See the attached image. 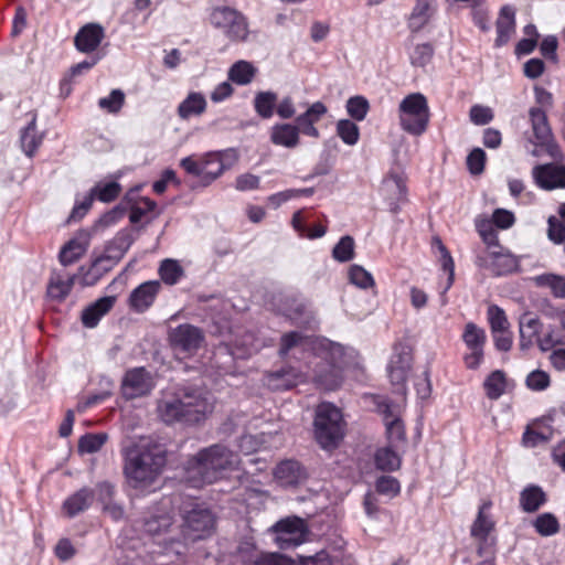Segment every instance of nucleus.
Returning a JSON list of instances; mask_svg holds the SVG:
<instances>
[{
	"label": "nucleus",
	"mask_w": 565,
	"mask_h": 565,
	"mask_svg": "<svg viewBox=\"0 0 565 565\" xmlns=\"http://www.w3.org/2000/svg\"><path fill=\"white\" fill-rule=\"evenodd\" d=\"M213 402L201 388L180 386L174 392H164L157 402V414L167 425L175 423L194 425L213 412Z\"/></svg>",
	"instance_id": "1"
},
{
	"label": "nucleus",
	"mask_w": 565,
	"mask_h": 565,
	"mask_svg": "<svg viewBox=\"0 0 565 565\" xmlns=\"http://www.w3.org/2000/svg\"><path fill=\"white\" fill-rule=\"evenodd\" d=\"M124 475L132 488H145L156 481L166 466L164 450L156 444L134 443L122 449Z\"/></svg>",
	"instance_id": "2"
},
{
	"label": "nucleus",
	"mask_w": 565,
	"mask_h": 565,
	"mask_svg": "<svg viewBox=\"0 0 565 565\" xmlns=\"http://www.w3.org/2000/svg\"><path fill=\"white\" fill-rule=\"evenodd\" d=\"M238 456L221 444L201 449L189 459L185 468L186 482L192 488H202L223 477L224 472L235 469Z\"/></svg>",
	"instance_id": "3"
},
{
	"label": "nucleus",
	"mask_w": 565,
	"mask_h": 565,
	"mask_svg": "<svg viewBox=\"0 0 565 565\" xmlns=\"http://www.w3.org/2000/svg\"><path fill=\"white\" fill-rule=\"evenodd\" d=\"M238 160V153L234 148L222 151L209 152L200 158L189 156L180 161L181 168L188 174L200 179L202 185H210L225 170L231 169Z\"/></svg>",
	"instance_id": "4"
},
{
	"label": "nucleus",
	"mask_w": 565,
	"mask_h": 565,
	"mask_svg": "<svg viewBox=\"0 0 565 565\" xmlns=\"http://www.w3.org/2000/svg\"><path fill=\"white\" fill-rule=\"evenodd\" d=\"M181 533L185 540L195 542L211 536L216 516L204 502L188 499L179 508Z\"/></svg>",
	"instance_id": "5"
},
{
	"label": "nucleus",
	"mask_w": 565,
	"mask_h": 565,
	"mask_svg": "<svg viewBox=\"0 0 565 565\" xmlns=\"http://www.w3.org/2000/svg\"><path fill=\"white\" fill-rule=\"evenodd\" d=\"M315 437L323 449H334L343 438L342 414L331 403H321L316 409Z\"/></svg>",
	"instance_id": "6"
},
{
	"label": "nucleus",
	"mask_w": 565,
	"mask_h": 565,
	"mask_svg": "<svg viewBox=\"0 0 565 565\" xmlns=\"http://www.w3.org/2000/svg\"><path fill=\"white\" fill-rule=\"evenodd\" d=\"M399 122L403 130L420 136L429 122V108L426 97L420 93L407 95L399 104Z\"/></svg>",
	"instance_id": "7"
},
{
	"label": "nucleus",
	"mask_w": 565,
	"mask_h": 565,
	"mask_svg": "<svg viewBox=\"0 0 565 565\" xmlns=\"http://www.w3.org/2000/svg\"><path fill=\"white\" fill-rule=\"evenodd\" d=\"M210 23L232 42H246L249 35L248 20L238 10L218 6L212 8L209 15Z\"/></svg>",
	"instance_id": "8"
},
{
	"label": "nucleus",
	"mask_w": 565,
	"mask_h": 565,
	"mask_svg": "<svg viewBox=\"0 0 565 565\" xmlns=\"http://www.w3.org/2000/svg\"><path fill=\"white\" fill-rule=\"evenodd\" d=\"M269 531L275 534L274 540L280 550H289L303 542L307 525L299 516H287L276 522Z\"/></svg>",
	"instance_id": "9"
},
{
	"label": "nucleus",
	"mask_w": 565,
	"mask_h": 565,
	"mask_svg": "<svg viewBox=\"0 0 565 565\" xmlns=\"http://www.w3.org/2000/svg\"><path fill=\"white\" fill-rule=\"evenodd\" d=\"M204 341L203 331L193 324L182 323L169 332V343L177 354L191 356L198 352Z\"/></svg>",
	"instance_id": "10"
},
{
	"label": "nucleus",
	"mask_w": 565,
	"mask_h": 565,
	"mask_svg": "<svg viewBox=\"0 0 565 565\" xmlns=\"http://www.w3.org/2000/svg\"><path fill=\"white\" fill-rule=\"evenodd\" d=\"M412 353L407 345L394 347L393 354L387 365V374L394 392L404 395L406 392V380L412 366Z\"/></svg>",
	"instance_id": "11"
},
{
	"label": "nucleus",
	"mask_w": 565,
	"mask_h": 565,
	"mask_svg": "<svg viewBox=\"0 0 565 565\" xmlns=\"http://www.w3.org/2000/svg\"><path fill=\"white\" fill-rule=\"evenodd\" d=\"M529 115L533 136L535 138L534 143L544 148L553 159H561L562 152L553 138L546 113L539 107H532Z\"/></svg>",
	"instance_id": "12"
},
{
	"label": "nucleus",
	"mask_w": 565,
	"mask_h": 565,
	"mask_svg": "<svg viewBox=\"0 0 565 565\" xmlns=\"http://www.w3.org/2000/svg\"><path fill=\"white\" fill-rule=\"evenodd\" d=\"M154 387L152 376L143 366L126 371L120 390L127 401L147 396Z\"/></svg>",
	"instance_id": "13"
},
{
	"label": "nucleus",
	"mask_w": 565,
	"mask_h": 565,
	"mask_svg": "<svg viewBox=\"0 0 565 565\" xmlns=\"http://www.w3.org/2000/svg\"><path fill=\"white\" fill-rule=\"evenodd\" d=\"M381 193L390 212L398 213L407 201V188L403 175L391 171L382 181Z\"/></svg>",
	"instance_id": "14"
},
{
	"label": "nucleus",
	"mask_w": 565,
	"mask_h": 565,
	"mask_svg": "<svg viewBox=\"0 0 565 565\" xmlns=\"http://www.w3.org/2000/svg\"><path fill=\"white\" fill-rule=\"evenodd\" d=\"M533 179L543 190L565 189V166L537 164L532 170Z\"/></svg>",
	"instance_id": "15"
},
{
	"label": "nucleus",
	"mask_w": 565,
	"mask_h": 565,
	"mask_svg": "<svg viewBox=\"0 0 565 565\" xmlns=\"http://www.w3.org/2000/svg\"><path fill=\"white\" fill-rule=\"evenodd\" d=\"M265 345V341L255 332L244 330L235 334L228 345V352L234 359H247Z\"/></svg>",
	"instance_id": "16"
},
{
	"label": "nucleus",
	"mask_w": 565,
	"mask_h": 565,
	"mask_svg": "<svg viewBox=\"0 0 565 565\" xmlns=\"http://www.w3.org/2000/svg\"><path fill=\"white\" fill-rule=\"evenodd\" d=\"M342 370L335 362L320 361L313 370V382L326 391H334L342 384Z\"/></svg>",
	"instance_id": "17"
},
{
	"label": "nucleus",
	"mask_w": 565,
	"mask_h": 565,
	"mask_svg": "<svg viewBox=\"0 0 565 565\" xmlns=\"http://www.w3.org/2000/svg\"><path fill=\"white\" fill-rule=\"evenodd\" d=\"M135 232L136 230L131 227L120 230L113 239L107 242L103 256L118 264L136 241Z\"/></svg>",
	"instance_id": "18"
},
{
	"label": "nucleus",
	"mask_w": 565,
	"mask_h": 565,
	"mask_svg": "<svg viewBox=\"0 0 565 565\" xmlns=\"http://www.w3.org/2000/svg\"><path fill=\"white\" fill-rule=\"evenodd\" d=\"M161 284L159 280H149L135 288L129 296V305L137 312H145L154 301Z\"/></svg>",
	"instance_id": "19"
},
{
	"label": "nucleus",
	"mask_w": 565,
	"mask_h": 565,
	"mask_svg": "<svg viewBox=\"0 0 565 565\" xmlns=\"http://www.w3.org/2000/svg\"><path fill=\"white\" fill-rule=\"evenodd\" d=\"M90 241L88 231H79L75 237L70 239L60 250L58 259L63 266L77 262L87 250Z\"/></svg>",
	"instance_id": "20"
},
{
	"label": "nucleus",
	"mask_w": 565,
	"mask_h": 565,
	"mask_svg": "<svg viewBox=\"0 0 565 565\" xmlns=\"http://www.w3.org/2000/svg\"><path fill=\"white\" fill-rule=\"evenodd\" d=\"M105 36L104 29L98 23H88L79 29L74 38L75 47L82 53L94 52Z\"/></svg>",
	"instance_id": "21"
},
{
	"label": "nucleus",
	"mask_w": 565,
	"mask_h": 565,
	"mask_svg": "<svg viewBox=\"0 0 565 565\" xmlns=\"http://www.w3.org/2000/svg\"><path fill=\"white\" fill-rule=\"evenodd\" d=\"M300 374L294 367H281L264 376V385L271 391H286L297 385Z\"/></svg>",
	"instance_id": "22"
},
{
	"label": "nucleus",
	"mask_w": 565,
	"mask_h": 565,
	"mask_svg": "<svg viewBox=\"0 0 565 565\" xmlns=\"http://www.w3.org/2000/svg\"><path fill=\"white\" fill-rule=\"evenodd\" d=\"M115 303V297L113 296H105L89 306H87L83 311L81 316V320L84 327L86 328H95L100 319L110 311Z\"/></svg>",
	"instance_id": "23"
},
{
	"label": "nucleus",
	"mask_w": 565,
	"mask_h": 565,
	"mask_svg": "<svg viewBox=\"0 0 565 565\" xmlns=\"http://www.w3.org/2000/svg\"><path fill=\"white\" fill-rule=\"evenodd\" d=\"M495 26V45L502 46L509 42L515 32V10L512 6L505 4L500 9Z\"/></svg>",
	"instance_id": "24"
},
{
	"label": "nucleus",
	"mask_w": 565,
	"mask_h": 565,
	"mask_svg": "<svg viewBox=\"0 0 565 565\" xmlns=\"http://www.w3.org/2000/svg\"><path fill=\"white\" fill-rule=\"evenodd\" d=\"M541 328L542 323L537 317H534L529 312L521 316L519 321V332L520 349L522 351H526L533 345L534 340L537 339Z\"/></svg>",
	"instance_id": "25"
},
{
	"label": "nucleus",
	"mask_w": 565,
	"mask_h": 565,
	"mask_svg": "<svg viewBox=\"0 0 565 565\" xmlns=\"http://www.w3.org/2000/svg\"><path fill=\"white\" fill-rule=\"evenodd\" d=\"M95 493L89 488H82L70 495L63 503V511L68 518H74L86 511L93 503Z\"/></svg>",
	"instance_id": "26"
},
{
	"label": "nucleus",
	"mask_w": 565,
	"mask_h": 565,
	"mask_svg": "<svg viewBox=\"0 0 565 565\" xmlns=\"http://www.w3.org/2000/svg\"><path fill=\"white\" fill-rule=\"evenodd\" d=\"M299 128L292 124H276L270 129V141L276 146L295 148L299 145Z\"/></svg>",
	"instance_id": "27"
},
{
	"label": "nucleus",
	"mask_w": 565,
	"mask_h": 565,
	"mask_svg": "<svg viewBox=\"0 0 565 565\" xmlns=\"http://www.w3.org/2000/svg\"><path fill=\"white\" fill-rule=\"evenodd\" d=\"M275 477L286 486H294L306 478V470L297 460H284L276 467Z\"/></svg>",
	"instance_id": "28"
},
{
	"label": "nucleus",
	"mask_w": 565,
	"mask_h": 565,
	"mask_svg": "<svg viewBox=\"0 0 565 565\" xmlns=\"http://www.w3.org/2000/svg\"><path fill=\"white\" fill-rule=\"evenodd\" d=\"M546 501V493L537 484H529L520 492V508L526 513L536 512Z\"/></svg>",
	"instance_id": "29"
},
{
	"label": "nucleus",
	"mask_w": 565,
	"mask_h": 565,
	"mask_svg": "<svg viewBox=\"0 0 565 565\" xmlns=\"http://www.w3.org/2000/svg\"><path fill=\"white\" fill-rule=\"evenodd\" d=\"M76 275L52 273L47 285V297L62 301L72 290Z\"/></svg>",
	"instance_id": "30"
},
{
	"label": "nucleus",
	"mask_w": 565,
	"mask_h": 565,
	"mask_svg": "<svg viewBox=\"0 0 565 565\" xmlns=\"http://www.w3.org/2000/svg\"><path fill=\"white\" fill-rule=\"evenodd\" d=\"M116 264L108 260L105 256L100 255L95 258L88 269H85L83 266L79 268L81 284L83 286H94L97 281L109 270L114 268Z\"/></svg>",
	"instance_id": "31"
},
{
	"label": "nucleus",
	"mask_w": 565,
	"mask_h": 565,
	"mask_svg": "<svg viewBox=\"0 0 565 565\" xmlns=\"http://www.w3.org/2000/svg\"><path fill=\"white\" fill-rule=\"evenodd\" d=\"M491 270L495 276H503L513 273L519 267V262L514 255L508 250L498 248L490 253Z\"/></svg>",
	"instance_id": "32"
},
{
	"label": "nucleus",
	"mask_w": 565,
	"mask_h": 565,
	"mask_svg": "<svg viewBox=\"0 0 565 565\" xmlns=\"http://www.w3.org/2000/svg\"><path fill=\"white\" fill-rule=\"evenodd\" d=\"M286 316L298 324H306L312 319V311L306 299L288 298L286 301Z\"/></svg>",
	"instance_id": "33"
},
{
	"label": "nucleus",
	"mask_w": 565,
	"mask_h": 565,
	"mask_svg": "<svg viewBox=\"0 0 565 565\" xmlns=\"http://www.w3.org/2000/svg\"><path fill=\"white\" fill-rule=\"evenodd\" d=\"M206 109V100L203 94L198 92L190 93L186 98L178 106V115L182 119L192 116H200Z\"/></svg>",
	"instance_id": "34"
},
{
	"label": "nucleus",
	"mask_w": 565,
	"mask_h": 565,
	"mask_svg": "<svg viewBox=\"0 0 565 565\" xmlns=\"http://www.w3.org/2000/svg\"><path fill=\"white\" fill-rule=\"evenodd\" d=\"M434 0H417L408 19V26L412 31L417 32L424 28L433 14Z\"/></svg>",
	"instance_id": "35"
},
{
	"label": "nucleus",
	"mask_w": 565,
	"mask_h": 565,
	"mask_svg": "<svg viewBox=\"0 0 565 565\" xmlns=\"http://www.w3.org/2000/svg\"><path fill=\"white\" fill-rule=\"evenodd\" d=\"M257 73V68L247 61L241 60L235 62L228 70V79L237 85L249 84Z\"/></svg>",
	"instance_id": "36"
},
{
	"label": "nucleus",
	"mask_w": 565,
	"mask_h": 565,
	"mask_svg": "<svg viewBox=\"0 0 565 565\" xmlns=\"http://www.w3.org/2000/svg\"><path fill=\"white\" fill-rule=\"evenodd\" d=\"M483 388L489 399H499L507 390V377L503 371L491 372L483 382Z\"/></svg>",
	"instance_id": "37"
},
{
	"label": "nucleus",
	"mask_w": 565,
	"mask_h": 565,
	"mask_svg": "<svg viewBox=\"0 0 565 565\" xmlns=\"http://www.w3.org/2000/svg\"><path fill=\"white\" fill-rule=\"evenodd\" d=\"M277 105V94L270 90L259 92L254 98V108L256 114L264 118L269 119L273 117Z\"/></svg>",
	"instance_id": "38"
},
{
	"label": "nucleus",
	"mask_w": 565,
	"mask_h": 565,
	"mask_svg": "<svg viewBox=\"0 0 565 565\" xmlns=\"http://www.w3.org/2000/svg\"><path fill=\"white\" fill-rule=\"evenodd\" d=\"M262 553L257 548L253 536H244L236 547V555L245 565H256Z\"/></svg>",
	"instance_id": "39"
},
{
	"label": "nucleus",
	"mask_w": 565,
	"mask_h": 565,
	"mask_svg": "<svg viewBox=\"0 0 565 565\" xmlns=\"http://www.w3.org/2000/svg\"><path fill=\"white\" fill-rule=\"evenodd\" d=\"M328 108L322 102L313 103L305 113L296 117V126L301 129L315 126L327 114Z\"/></svg>",
	"instance_id": "40"
},
{
	"label": "nucleus",
	"mask_w": 565,
	"mask_h": 565,
	"mask_svg": "<svg viewBox=\"0 0 565 565\" xmlns=\"http://www.w3.org/2000/svg\"><path fill=\"white\" fill-rule=\"evenodd\" d=\"M172 525L169 514H153L142 519V530L149 535L157 536L166 533Z\"/></svg>",
	"instance_id": "41"
},
{
	"label": "nucleus",
	"mask_w": 565,
	"mask_h": 565,
	"mask_svg": "<svg viewBox=\"0 0 565 565\" xmlns=\"http://www.w3.org/2000/svg\"><path fill=\"white\" fill-rule=\"evenodd\" d=\"M121 192V185L116 182H107V183H97L93 186L88 193V196H92V201L98 200L104 203H109L116 200Z\"/></svg>",
	"instance_id": "42"
},
{
	"label": "nucleus",
	"mask_w": 565,
	"mask_h": 565,
	"mask_svg": "<svg viewBox=\"0 0 565 565\" xmlns=\"http://www.w3.org/2000/svg\"><path fill=\"white\" fill-rule=\"evenodd\" d=\"M532 526L541 536L547 537L559 532L558 519L551 512L539 514L533 521Z\"/></svg>",
	"instance_id": "43"
},
{
	"label": "nucleus",
	"mask_w": 565,
	"mask_h": 565,
	"mask_svg": "<svg viewBox=\"0 0 565 565\" xmlns=\"http://www.w3.org/2000/svg\"><path fill=\"white\" fill-rule=\"evenodd\" d=\"M535 284L539 287H546L551 289L552 295L555 298H565V276L555 274H543L534 278Z\"/></svg>",
	"instance_id": "44"
},
{
	"label": "nucleus",
	"mask_w": 565,
	"mask_h": 565,
	"mask_svg": "<svg viewBox=\"0 0 565 565\" xmlns=\"http://www.w3.org/2000/svg\"><path fill=\"white\" fill-rule=\"evenodd\" d=\"M374 460L376 468L382 471H395L401 467V457L391 447L377 449Z\"/></svg>",
	"instance_id": "45"
},
{
	"label": "nucleus",
	"mask_w": 565,
	"mask_h": 565,
	"mask_svg": "<svg viewBox=\"0 0 565 565\" xmlns=\"http://www.w3.org/2000/svg\"><path fill=\"white\" fill-rule=\"evenodd\" d=\"M462 340L470 350H483L486 332L477 324L469 322L466 324Z\"/></svg>",
	"instance_id": "46"
},
{
	"label": "nucleus",
	"mask_w": 565,
	"mask_h": 565,
	"mask_svg": "<svg viewBox=\"0 0 565 565\" xmlns=\"http://www.w3.org/2000/svg\"><path fill=\"white\" fill-rule=\"evenodd\" d=\"M345 108L352 119L362 121L367 116L370 103L364 96L355 95L347 100Z\"/></svg>",
	"instance_id": "47"
},
{
	"label": "nucleus",
	"mask_w": 565,
	"mask_h": 565,
	"mask_svg": "<svg viewBox=\"0 0 565 565\" xmlns=\"http://www.w3.org/2000/svg\"><path fill=\"white\" fill-rule=\"evenodd\" d=\"M337 135L348 146H354L360 138V129L355 122L350 119H340L337 122Z\"/></svg>",
	"instance_id": "48"
},
{
	"label": "nucleus",
	"mask_w": 565,
	"mask_h": 565,
	"mask_svg": "<svg viewBox=\"0 0 565 565\" xmlns=\"http://www.w3.org/2000/svg\"><path fill=\"white\" fill-rule=\"evenodd\" d=\"M108 439L105 433L86 434L78 440V451L82 454H94L102 449Z\"/></svg>",
	"instance_id": "49"
},
{
	"label": "nucleus",
	"mask_w": 565,
	"mask_h": 565,
	"mask_svg": "<svg viewBox=\"0 0 565 565\" xmlns=\"http://www.w3.org/2000/svg\"><path fill=\"white\" fill-rule=\"evenodd\" d=\"M354 247L355 243L352 236H342L332 249V257L340 263H347L353 259Z\"/></svg>",
	"instance_id": "50"
},
{
	"label": "nucleus",
	"mask_w": 565,
	"mask_h": 565,
	"mask_svg": "<svg viewBox=\"0 0 565 565\" xmlns=\"http://www.w3.org/2000/svg\"><path fill=\"white\" fill-rule=\"evenodd\" d=\"M98 61H99V57L96 56V57H90L89 60H85L83 62H79V63L73 65L70 68L68 76L64 77L61 82L62 92L65 93V95H68L71 93V84H70L71 78L79 76V75L84 74L85 72L89 71L93 66H95L97 64Z\"/></svg>",
	"instance_id": "51"
},
{
	"label": "nucleus",
	"mask_w": 565,
	"mask_h": 565,
	"mask_svg": "<svg viewBox=\"0 0 565 565\" xmlns=\"http://www.w3.org/2000/svg\"><path fill=\"white\" fill-rule=\"evenodd\" d=\"M161 279L168 285H175L183 275V268L174 259H164L160 267Z\"/></svg>",
	"instance_id": "52"
},
{
	"label": "nucleus",
	"mask_w": 565,
	"mask_h": 565,
	"mask_svg": "<svg viewBox=\"0 0 565 565\" xmlns=\"http://www.w3.org/2000/svg\"><path fill=\"white\" fill-rule=\"evenodd\" d=\"M489 505L490 504H483L480 508L478 516L471 526V535L482 541L487 540L488 534L493 529V522L484 515V508Z\"/></svg>",
	"instance_id": "53"
},
{
	"label": "nucleus",
	"mask_w": 565,
	"mask_h": 565,
	"mask_svg": "<svg viewBox=\"0 0 565 565\" xmlns=\"http://www.w3.org/2000/svg\"><path fill=\"white\" fill-rule=\"evenodd\" d=\"M487 315L490 323L491 333L510 329V323L508 321L507 315L504 310L499 306H489Z\"/></svg>",
	"instance_id": "54"
},
{
	"label": "nucleus",
	"mask_w": 565,
	"mask_h": 565,
	"mask_svg": "<svg viewBox=\"0 0 565 565\" xmlns=\"http://www.w3.org/2000/svg\"><path fill=\"white\" fill-rule=\"evenodd\" d=\"M21 148L28 157H32L35 152V115H32L28 125L21 130L20 135Z\"/></svg>",
	"instance_id": "55"
},
{
	"label": "nucleus",
	"mask_w": 565,
	"mask_h": 565,
	"mask_svg": "<svg viewBox=\"0 0 565 565\" xmlns=\"http://www.w3.org/2000/svg\"><path fill=\"white\" fill-rule=\"evenodd\" d=\"M434 242L437 245L438 250L440 252V260H441V267L448 274L447 278V285L444 289V294L452 286L454 279H455V263L454 259L449 253V250L446 248V246L443 244L440 238L436 237L434 238Z\"/></svg>",
	"instance_id": "56"
},
{
	"label": "nucleus",
	"mask_w": 565,
	"mask_h": 565,
	"mask_svg": "<svg viewBox=\"0 0 565 565\" xmlns=\"http://www.w3.org/2000/svg\"><path fill=\"white\" fill-rule=\"evenodd\" d=\"M433 55V45L430 43H422L414 47L409 58L413 66L424 67L431 61Z\"/></svg>",
	"instance_id": "57"
},
{
	"label": "nucleus",
	"mask_w": 565,
	"mask_h": 565,
	"mask_svg": "<svg viewBox=\"0 0 565 565\" xmlns=\"http://www.w3.org/2000/svg\"><path fill=\"white\" fill-rule=\"evenodd\" d=\"M349 279L353 285L362 289L374 286V279L371 273L360 265H352L350 267Z\"/></svg>",
	"instance_id": "58"
},
{
	"label": "nucleus",
	"mask_w": 565,
	"mask_h": 565,
	"mask_svg": "<svg viewBox=\"0 0 565 565\" xmlns=\"http://www.w3.org/2000/svg\"><path fill=\"white\" fill-rule=\"evenodd\" d=\"M125 103V94L121 89H113L107 97L98 100V106L108 113H118Z\"/></svg>",
	"instance_id": "59"
},
{
	"label": "nucleus",
	"mask_w": 565,
	"mask_h": 565,
	"mask_svg": "<svg viewBox=\"0 0 565 565\" xmlns=\"http://www.w3.org/2000/svg\"><path fill=\"white\" fill-rule=\"evenodd\" d=\"M156 207L157 203L153 200L149 198H141L136 204L131 206L129 221L132 224H137L145 215H147L149 212H152Z\"/></svg>",
	"instance_id": "60"
},
{
	"label": "nucleus",
	"mask_w": 565,
	"mask_h": 565,
	"mask_svg": "<svg viewBox=\"0 0 565 565\" xmlns=\"http://www.w3.org/2000/svg\"><path fill=\"white\" fill-rule=\"evenodd\" d=\"M375 490L380 494L393 498L399 493L401 487L396 478L392 476H381L376 479Z\"/></svg>",
	"instance_id": "61"
},
{
	"label": "nucleus",
	"mask_w": 565,
	"mask_h": 565,
	"mask_svg": "<svg viewBox=\"0 0 565 565\" xmlns=\"http://www.w3.org/2000/svg\"><path fill=\"white\" fill-rule=\"evenodd\" d=\"M486 152L481 148L472 149L467 156V168L473 175H478L483 172L486 164Z\"/></svg>",
	"instance_id": "62"
},
{
	"label": "nucleus",
	"mask_w": 565,
	"mask_h": 565,
	"mask_svg": "<svg viewBox=\"0 0 565 565\" xmlns=\"http://www.w3.org/2000/svg\"><path fill=\"white\" fill-rule=\"evenodd\" d=\"M525 384L532 391H544L551 384L550 375L545 371L534 370L526 376Z\"/></svg>",
	"instance_id": "63"
},
{
	"label": "nucleus",
	"mask_w": 565,
	"mask_h": 565,
	"mask_svg": "<svg viewBox=\"0 0 565 565\" xmlns=\"http://www.w3.org/2000/svg\"><path fill=\"white\" fill-rule=\"evenodd\" d=\"M547 237L554 244H563L565 242V224L556 216L547 218Z\"/></svg>",
	"instance_id": "64"
}]
</instances>
